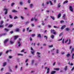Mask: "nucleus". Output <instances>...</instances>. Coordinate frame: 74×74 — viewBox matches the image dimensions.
Segmentation results:
<instances>
[{"label": "nucleus", "mask_w": 74, "mask_h": 74, "mask_svg": "<svg viewBox=\"0 0 74 74\" xmlns=\"http://www.w3.org/2000/svg\"><path fill=\"white\" fill-rule=\"evenodd\" d=\"M8 40H9V39H7L5 40L4 41V44L5 46H7V42H8Z\"/></svg>", "instance_id": "obj_1"}, {"label": "nucleus", "mask_w": 74, "mask_h": 74, "mask_svg": "<svg viewBox=\"0 0 74 74\" xmlns=\"http://www.w3.org/2000/svg\"><path fill=\"white\" fill-rule=\"evenodd\" d=\"M31 53L32 54V55H34V50L33 49V48L32 47H31Z\"/></svg>", "instance_id": "obj_2"}, {"label": "nucleus", "mask_w": 74, "mask_h": 74, "mask_svg": "<svg viewBox=\"0 0 74 74\" xmlns=\"http://www.w3.org/2000/svg\"><path fill=\"white\" fill-rule=\"evenodd\" d=\"M69 9L70 11H71V12H73V8L72 6H69Z\"/></svg>", "instance_id": "obj_3"}, {"label": "nucleus", "mask_w": 74, "mask_h": 74, "mask_svg": "<svg viewBox=\"0 0 74 74\" xmlns=\"http://www.w3.org/2000/svg\"><path fill=\"white\" fill-rule=\"evenodd\" d=\"M4 10H5V11H6L5 12V14H7V11H8V9L6 8H5L4 9Z\"/></svg>", "instance_id": "obj_4"}, {"label": "nucleus", "mask_w": 74, "mask_h": 74, "mask_svg": "<svg viewBox=\"0 0 74 74\" xmlns=\"http://www.w3.org/2000/svg\"><path fill=\"white\" fill-rule=\"evenodd\" d=\"M37 16V15H36L35 16V17L34 18V20H35V21H38V19H37V18H36V17Z\"/></svg>", "instance_id": "obj_5"}, {"label": "nucleus", "mask_w": 74, "mask_h": 74, "mask_svg": "<svg viewBox=\"0 0 74 74\" xmlns=\"http://www.w3.org/2000/svg\"><path fill=\"white\" fill-rule=\"evenodd\" d=\"M65 27H66V25H64L62 27L61 29H62V30H63V29H64Z\"/></svg>", "instance_id": "obj_6"}, {"label": "nucleus", "mask_w": 74, "mask_h": 74, "mask_svg": "<svg viewBox=\"0 0 74 74\" xmlns=\"http://www.w3.org/2000/svg\"><path fill=\"white\" fill-rule=\"evenodd\" d=\"M35 60H32V62L31 63V65H33L34 64V63Z\"/></svg>", "instance_id": "obj_7"}, {"label": "nucleus", "mask_w": 74, "mask_h": 74, "mask_svg": "<svg viewBox=\"0 0 74 74\" xmlns=\"http://www.w3.org/2000/svg\"><path fill=\"white\" fill-rule=\"evenodd\" d=\"M10 42L11 44H14V41L12 40H11L10 41Z\"/></svg>", "instance_id": "obj_8"}, {"label": "nucleus", "mask_w": 74, "mask_h": 74, "mask_svg": "<svg viewBox=\"0 0 74 74\" xmlns=\"http://www.w3.org/2000/svg\"><path fill=\"white\" fill-rule=\"evenodd\" d=\"M7 62H4L3 64V67H4V66H6L7 65Z\"/></svg>", "instance_id": "obj_9"}, {"label": "nucleus", "mask_w": 74, "mask_h": 74, "mask_svg": "<svg viewBox=\"0 0 74 74\" xmlns=\"http://www.w3.org/2000/svg\"><path fill=\"white\" fill-rule=\"evenodd\" d=\"M5 35H6V34L4 33L3 34H0V37H2V36H5Z\"/></svg>", "instance_id": "obj_10"}, {"label": "nucleus", "mask_w": 74, "mask_h": 74, "mask_svg": "<svg viewBox=\"0 0 74 74\" xmlns=\"http://www.w3.org/2000/svg\"><path fill=\"white\" fill-rule=\"evenodd\" d=\"M68 68H67V66H65V67L64 68V70L65 71H67V70Z\"/></svg>", "instance_id": "obj_11"}, {"label": "nucleus", "mask_w": 74, "mask_h": 74, "mask_svg": "<svg viewBox=\"0 0 74 74\" xmlns=\"http://www.w3.org/2000/svg\"><path fill=\"white\" fill-rule=\"evenodd\" d=\"M33 4H32L29 5L30 8H32L33 7Z\"/></svg>", "instance_id": "obj_12"}, {"label": "nucleus", "mask_w": 74, "mask_h": 74, "mask_svg": "<svg viewBox=\"0 0 74 74\" xmlns=\"http://www.w3.org/2000/svg\"><path fill=\"white\" fill-rule=\"evenodd\" d=\"M56 73V71H52L51 73V74H55V73Z\"/></svg>", "instance_id": "obj_13"}, {"label": "nucleus", "mask_w": 74, "mask_h": 74, "mask_svg": "<svg viewBox=\"0 0 74 74\" xmlns=\"http://www.w3.org/2000/svg\"><path fill=\"white\" fill-rule=\"evenodd\" d=\"M18 36H14V40H16L17 38H18Z\"/></svg>", "instance_id": "obj_14"}, {"label": "nucleus", "mask_w": 74, "mask_h": 74, "mask_svg": "<svg viewBox=\"0 0 74 74\" xmlns=\"http://www.w3.org/2000/svg\"><path fill=\"white\" fill-rule=\"evenodd\" d=\"M20 18L21 19H22V20H23L24 19H25V18H24V17H23V16H21Z\"/></svg>", "instance_id": "obj_15"}, {"label": "nucleus", "mask_w": 74, "mask_h": 74, "mask_svg": "<svg viewBox=\"0 0 74 74\" xmlns=\"http://www.w3.org/2000/svg\"><path fill=\"white\" fill-rule=\"evenodd\" d=\"M60 16H61V14H60V13H59L58 15V18H59L60 17Z\"/></svg>", "instance_id": "obj_16"}, {"label": "nucleus", "mask_w": 74, "mask_h": 74, "mask_svg": "<svg viewBox=\"0 0 74 74\" xmlns=\"http://www.w3.org/2000/svg\"><path fill=\"white\" fill-rule=\"evenodd\" d=\"M54 70H57V71H58V70H59L60 69L59 68H57L54 69Z\"/></svg>", "instance_id": "obj_17"}, {"label": "nucleus", "mask_w": 74, "mask_h": 74, "mask_svg": "<svg viewBox=\"0 0 74 74\" xmlns=\"http://www.w3.org/2000/svg\"><path fill=\"white\" fill-rule=\"evenodd\" d=\"M49 68H48L47 69V74H48L49 73Z\"/></svg>", "instance_id": "obj_18"}, {"label": "nucleus", "mask_w": 74, "mask_h": 74, "mask_svg": "<svg viewBox=\"0 0 74 74\" xmlns=\"http://www.w3.org/2000/svg\"><path fill=\"white\" fill-rule=\"evenodd\" d=\"M18 43L19 44L18 45V46L19 47H20V46H21V44H20V41H18Z\"/></svg>", "instance_id": "obj_19"}, {"label": "nucleus", "mask_w": 74, "mask_h": 74, "mask_svg": "<svg viewBox=\"0 0 74 74\" xmlns=\"http://www.w3.org/2000/svg\"><path fill=\"white\" fill-rule=\"evenodd\" d=\"M54 32H55V30L54 29H53V30L51 29V33H53Z\"/></svg>", "instance_id": "obj_20"}, {"label": "nucleus", "mask_w": 74, "mask_h": 74, "mask_svg": "<svg viewBox=\"0 0 74 74\" xmlns=\"http://www.w3.org/2000/svg\"><path fill=\"white\" fill-rule=\"evenodd\" d=\"M49 3H50L51 5H53V3H52V1H49Z\"/></svg>", "instance_id": "obj_21"}, {"label": "nucleus", "mask_w": 74, "mask_h": 74, "mask_svg": "<svg viewBox=\"0 0 74 74\" xmlns=\"http://www.w3.org/2000/svg\"><path fill=\"white\" fill-rule=\"evenodd\" d=\"M50 17L51 19H52L53 20H54L55 19V17L53 16H51Z\"/></svg>", "instance_id": "obj_22"}, {"label": "nucleus", "mask_w": 74, "mask_h": 74, "mask_svg": "<svg viewBox=\"0 0 74 74\" xmlns=\"http://www.w3.org/2000/svg\"><path fill=\"white\" fill-rule=\"evenodd\" d=\"M12 12H18V11L15 10H13L12 11Z\"/></svg>", "instance_id": "obj_23"}, {"label": "nucleus", "mask_w": 74, "mask_h": 74, "mask_svg": "<svg viewBox=\"0 0 74 74\" xmlns=\"http://www.w3.org/2000/svg\"><path fill=\"white\" fill-rule=\"evenodd\" d=\"M37 37H41V34H38Z\"/></svg>", "instance_id": "obj_24"}, {"label": "nucleus", "mask_w": 74, "mask_h": 74, "mask_svg": "<svg viewBox=\"0 0 74 74\" xmlns=\"http://www.w3.org/2000/svg\"><path fill=\"white\" fill-rule=\"evenodd\" d=\"M60 6H61V5H60V3H59L58 4V8H60Z\"/></svg>", "instance_id": "obj_25"}, {"label": "nucleus", "mask_w": 74, "mask_h": 74, "mask_svg": "<svg viewBox=\"0 0 74 74\" xmlns=\"http://www.w3.org/2000/svg\"><path fill=\"white\" fill-rule=\"evenodd\" d=\"M15 31L16 32H19V29L18 28H17L16 29Z\"/></svg>", "instance_id": "obj_26"}, {"label": "nucleus", "mask_w": 74, "mask_h": 74, "mask_svg": "<svg viewBox=\"0 0 74 74\" xmlns=\"http://www.w3.org/2000/svg\"><path fill=\"white\" fill-rule=\"evenodd\" d=\"M42 25H43V26H44L45 25V23H44V21H42Z\"/></svg>", "instance_id": "obj_27"}, {"label": "nucleus", "mask_w": 74, "mask_h": 74, "mask_svg": "<svg viewBox=\"0 0 74 74\" xmlns=\"http://www.w3.org/2000/svg\"><path fill=\"white\" fill-rule=\"evenodd\" d=\"M44 37H45V38H46L47 41H48V40H47L48 37H47V36H45Z\"/></svg>", "instance_id": "obj_28"}, {"label": "nucleus", "mask_w": 74, "mask_h": 74, "mask_svg": "<svg viewBox=\"0 0 74 74\" xmlns=\"http://www.w3.org/2000/svg\"><path fill=\"white\" fill-rule=\"evenodd\" d=\"M51 38H52V39H53V38H54V36L53 35H52L51 36Z\"/></svg>", "instance_id": "obj_29"}, {"label": "nucleus", "mask_w": 74, "mask_h": 74, "mask_svg": "<svg viewBox=\"0 0 74 74\" xmlns=\"http://www.w3.org/2000/svg\"><path fill=\"white\" fill-rule=\"evenodd\" d=\"M74 54L73 53L72 54V59H74Z\"/></svg>", "instance_id": "obj_30"}, {"label": "nucleus", "mask_w": 74, "mask_h": 74, "mask_svg": "<svg viewBox=\"0 0 74 74\" xmlns=\"http://www.w3.org/2000/svg\"><path fill=\"white\" fill-rule=\"evenodd\" d=\"M68 3V1H66L64 2L63 4H66V3Z\"/></svg>", "instance_id": "obj_31"}, {"label": "nucleus", "mask_w": 74, "mask_h": 74, "mask_svg": "<svg viewBox=\"0 0 74 74\" xmlns=\"http://www.w3.org/2000/svg\"><path fill=\"white\" fill-rule=\"evenodd\" d=\"M9 17L10 19H12V15H9Z\"/></svg>", "instance_id": "obj_32"}, {"label": "nucleus", "mask_w": 74, "mask_h": 74, "mask_svg": "<svg viewBox=\"0 0 74 74\" xmlns=\"http://www.w3.org/2000/svg\"><path fill=\"white\" fill-rule=\"evenodd\" d=\"M59 50L57 49L56 51V53H59Z\"/></svg>", "instance_id": "obj_33"}, {"label": "nucleus", "mask_w": 74, "mask_h": 74, "mask_svg": "<svg viewBox=\"0 0 74 74\" xmlns=\"http://www.w3.org/2000/svg\"><path fill=\"white\" fill-rule=\"evenodd\" d=\"M5 31H6V32H8V31H9V29L7 28H5Z\"/></svg>", "instance_id": "obj_34"}, {"label": "nucleus", "mask_w": 74, "mask_h": 74, "mask_svg": "<svg viewBox=\"0 0 74 74\" xmlns=\"http://www.w3.org/2000/svg\"><path fill=\"white\" fill-rule=\"evenodd\" d=\"M17 55L18 56H23V55L22 54H17Z\"/></svg>", "instance_id": "obj_35"}, {"label": "nucleus", "mask_w": 74, "mask_h": 74, "mask_svg": "<svg viewBox=\"0 0 74 74\" xmlns=\"http://www.w3.org/2000/svg\"><path fill=\"white\" fill-rule=\"evenodd\" d=\"M48 47L50 48H52V47H53V45H51L49 46Z\"/></svg>", "instance_id": "obj_36"}, {"label": "nucleus", "mask_w": 74, "mask_h": 74, "mask_svg": "<svg viewBox=\"0 0 74 74\" xmlns=\"http://www.w3.org/2000/svg\"><path fill=\"white\" fill-rule=\"evenodd\" d=\"M20 5H22V4H23V2L22 1H21L20 2Z\"/></svg>", "instance_id": "obj_37"}, {"label": "nucleus", "mask_w": 74, "mask_h": 74, "mask_svg": "<svg viewBox=\"0 0 74 74\" xmlns=\"http://www.w3.org/2000/svg\"><path fill=\"white\" fill-rule=\"evenodd\" d=\"M30 23V21H27V22H26L25 23V24L26 25H27V24H28V23Z\"/></svg>", "instance_id": "obj_38"}, {"label": "nucleus", "mask_w": 74, "mask_h": 74, "mask_svg": "<svg viewBox=\"0 0 74 74\" xmlns=\"http://www.w3.org/2000/svg\"><path fill=\"white\" fill-rule=\"evenodd\" d=\"M66 31H69V30H70V29L69 28H66Z\"/></svg>", "instance_id": "obj_39"}, {"label": "nucleus", "mask_w": 74, "mask_h": 74, "mask_svg": "<svg viewBox=\"0 0 74 74\" xmlns=\"http://www.w3.org/2000/svg\"><path fill=\"white\" fill-rule=\"evenodd\" d=\"M29 39L31 41H32L33 39H32V37H30L29 38Z\"/></svg>", "instance_id": "obj_40"}, {"label": "nucleus", "mask_w": 74, "mask_h": 74, "mask_svg": "<svg viewBox=\"0 0 74 74\" xmlns=\"http://www.w3.org/2000/svg\"><path fill=\"white\" fill-rule=\"evenodd\" d=\"M25 51V49H23L21 51V52H23Z\"/></svg>", "instance_id": "obj_41"}, {"label": "nucleus", "mask_w": 74, "mask_h": 74, "mask_svg": "<svg viewBox=\"0 0 74 74\" xmlns=\"http://www.w3.org/2000/svg\"><path fill=\"white\" fill-rule=\"evenodd\" d=\"M62 34H63V33L62 32V33H61L59 35V36L60 37V36H62Z\"/></svg>", "instance_id": "obj_42"}, {"label": "nucleus", "mask_w": 74, "mask_h": 74, "mask_svg": "<svg viewBox=\"0 0 74 74\" xmlns=\"http://www.w3.org/2000/svg\"><path fill=\"white\" fill-rule=\"evenodd\" d=\"M70 56V54H68L66 55V56L67 57H69Z\"/></svg>", "instance_id": "obj_43"}, {"label": "nucleus", "mask_w": 74, "mask_h": 74, "mask_svg": "<svg viewBox=\"0 0 74 74\" xmlns=\"http://www.w3.org/2000/svg\"><path fill=\"white\" fill-rule=\"evenodd\" d=\"M17 18H18V16H15L14 18V19H17Z\"/></svg>", "instance_id": "obj_44"}, {"label": "nucleus", "mask_w": 74, "mask_h": 74, "mask_svg": "<svg viewBox=\"0 0 74 74\" xmlns=\"http://www.w3.org/2000/svg\"><path fill=\"white\" fill-rule=\"evenodd\" d=\"M64 22L63 20H62L60 21V23H64Z\"/></svg>", "instance_id": "obj_45"}, {"label": "nucleus", "mask_w": 74, "mask_h": 74, "mask_svg": "<svg viewBox=\"0 0 74 74\" xmlns=\"http://www.w3.org/2000/svg\"><path fill=\"white\" fill-rule=\"evenodd\" d=\"M65 16H66V15L65 14H64L63 17L64 18V19H65Z\"/></svg>", "instance_id": "obj_46"}, {"label": "nucleus", "mask_w": 74, "mask_h": 74, "mask_svg": "<svg viewBox=\"0 0 74 74\" xmlns=\"http://www.w3.org/2000/svg\"><path fill=\"white\" fill-rule=\"evenodd\" d=\"M13 25H10L9 26V27H12Z\"/></svg>", "instance_id": "obj_47"}, {"label": "nucleus", "mask_w": 74, "mask_h": 74, "mask_svg": "<svg viewBox=\"0 0 74 74\" xmlns=\"http://www.w3.org/2000/svg\"><path fill=\"white\" fill-rule=\"evenodd\" d=\"M30 2H31V0H28V3H30Z\"/></svg>", "instance_id": "obj_48"}, {"label": "nucleus", "mask_w": 74, "mask_h": 74, "mask_svg": "<svg viewBox=\"0 0 74 74\" xmlns=\"http://www.w3.org/2000/svg\"><path fill=\"white\" fill-rule=\"evenodd\" d=\"M68 41H69V39H67L66 40L65 42V43H67V42H68Z\"/></svg>", "instance_id": "obj_49"}, {"label": "nucleus", "mask_w": 74, "mask_h": 74, "mask_svg": "<svg viewBox=\"0 0 74 74\" xmlns=\"http://www.w3.org/2000/svg\"><path fill=\"white\" fill-rule=\"evenodd\" d=\"M29 60V59H27L25 61V63H27V61Z\"/></svg>", "instance_id": "obj_50"}, {"label": "nucleus", "mask_w": 74, "mask_h": 74, "mask_svg": "<svg viewBox=\"0 0 74 74\" xmlns=\"http://www.w3.org/2000/svg\"><path fill=\"white\" fill-rule=\"evenodd\" d=\"M23 70V67H21L20 69L21 71H22Z\"/></svg>", "instance_id": "obj_51"}, {"label": "nucleus", "mask_w": 74, "mask_h": 74, "mask_svg": "<svg viewBox=\"0 0 74 74\" xmlns=\"http://www.w3.org/2000/svg\"><path fill=\"white\" fill-rule=\"evenodd\" d=\"M35 34H32V37H34V36H35Z\"/></svg>", "instance_id": "obj_52"}, {"label": "nucleus", "mask_w": 74, "mask_h": 74, "mask_svg": "<svg viewBox=\"0 0 74 74\" xmlns=\"http://www.w3.org/2000/svg\"><path fill=\"white\" fill-rule=\"evenodd\" d=\"M23 32H25V28L23 29Z\"/></svg>", "instance_id": "obj_53"}, {"label": "nucleus", "mask_w": 74, "mask_h": 74, "mask_svg": "<svg viewBox=\"0 0 74 74\" xmlns=\"http://www.w3.org/2000/svg\"><path fill=\"white\" fill-rule=\"evenodd\" d=\"M64 38L62 40V44H64Z\"/></svg>", "instance_id": "obj_54"}, {"label": "nucleus", "mask_w": 74, "mask_h": 74, "mask_svg": "<svg viewBox=\"0 0 74 74\" xmlns=\"http://www.w3.org/2000/svg\"><path fill=\"white\" fill-rule=\"evenodd\" d=\"M15 3H12L11 4V6H13V5H14Z\"/></svg>", "instance_id": "obj_55"}, {"label": "nucleus", "mask_w": 74, "mask_h": 74, "mask_svg": "<svg viewBox=\"0 0 74 74\" xmlns=\"http://www.w3.org/2000/svg\"><path fill=\"white\" fill-rule=\"evenodd\" d=\"M62 39H63V37L61 39L58 40V41H61V40H62Z\"/></svg>", "instance_id": "obj_56"}, {"label": "nucleus", "mask_w": 74, "mask_h": 74, "mask_svg": "<svg viewBox=\"0 0 74 74\" xmlns=\"http://www.w3.org/2000/svg\"><path fill=\"white\" fill-rule=\"evenodd\" d=\"M33 20H34L33 18H32L31 19V21H33Z\"/></svg>", "instance_id": "obj_57"}, {"label": "nucleus", "mask_w": 74, "mask_h": 74, "mask_svg": "<svg viewBox=\"0 0 74 74\" xmlns=\"http://www.w3.org/2000/svg\"><path fill=\"white\" fill-rule=\"evenodd\" d=\"M70 42H71L70 40H69V42L68 43V44H70Z\"/></svg>", "instance_id": "obj_58"}, {"label": "nucleus", "mask_w": 74, "mask_h": 74, "mask_svg": "<svg viewBox=\"0 0 74 74\" xmlns=\"http://www.w3.org/2000/svg\"><path fill=\"white\" fill-rule=\"evenodd\" d=\"M3 23V21H1V25H2Z\"/></svg>", "instance_id": "obj_59"}, {"label": "nucleus", "mask_w": 74, "mask_h": 74, "mask_svg": "<svg viewBox=\"0 0 74 74\" xmlns=\"http://www.w3.org/2000/svg\"><path fill=\"white\" fill-rule=\"evenodd\" d=\"M37 54H38V55H40V53L39 52H37Z\"/></svg>", "instance_id": "obj_60"}, {"label": "nucleus", "mask_w": 74, "mask_h": 74, "mask_svg": "<svg viewBox=\"0 0 74 74\" xmlns=\"http://www.w3.org/2000/svg\"><path fill=\"white\" fill-rule=\"evenodd\" d=\"M1 71H3V70H4V68H2L1 69Z\"/></svg>", "instance_id": "obj_61"}, {"label": "nucleus", "mask_w": 74, "mask_h": 74, "mask_svg": "<svg viewBox=\"0 0 74 74\" xmlns=\"http://www.w3.org/2000/svg\"><path fill=\"white\" fill-rule=\"evenodd\" d=\"M56 0H55L54 1H53V3H56Z\"/></svg>", "instance_id": "obj_62"}, {"label": "nucleus", "mask_w": 74, "mask_h": 74, "mask_svg": "<svg viewBox=\"0 0 74 74\" xmlns=\"http://www.w3.org/2000/svg\"><path fill=\"white\" fill-rule=\"evenodd\" d=\"M61 54L62 55H64V52H62L61 53Z\"/></svg>", "instance_id": "obj_63"}, {"label": "nucleus", "mask_w": 74, "mask_h": 74, "mask_svg": "<svg viewBox=\"0 0 74 74\" xmlns=\"http://www.w3.org/2000/svg\"><path fill=\"white\" fill-rule=\"evenodd\" d=\"M3 25H0V27H3Z\"/></svg>", "instance_id": "obj_64"}]
</instances>
